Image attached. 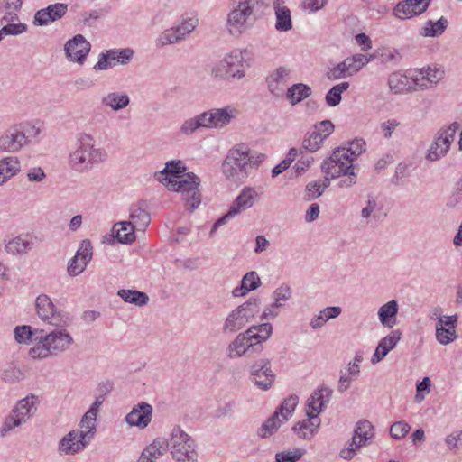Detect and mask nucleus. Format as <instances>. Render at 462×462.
Wrapping results in <instances>:
<instances>
[{
	"mask_svg": "<svg viewBox=\"0 0 462 462\" xmlns=\"http://www.w3.org/2000/svg\"><path fill=\"white\" fill-rule=\"evenodd\" d=\"M75 138V144L68 157V164L72 171L86 173L107 160V152L101 147H96L92 134L79 132Z\"/></svg>",
	"mask_w": 462,
	"mask_h": 462,
	"instance_id": "1",
	"label": "nucleus"
},
{
	"mask_svg": "<svg viewBox=\"0 0 462 462\" xmlns=\"http://www.w3.org/2000/svg\"><path fill=\"white\" fill-rule=\"evenodd\" d=\"M265 159L263 153L251 152L244 145L231 149L223 164L225 177L235 183L244 182L253 168H257Z\"/></svg>",
	"mask_w": 462,
	"mask_h": 462,
	"instance_id": "2",
	"label": "nucleus"
},
{
	"mask_svg": "<svg viewBox=\"0 0 462 462\" xmlns=\"http://www.w3.org/2000/svg\"><path fill=\"white\" fill-rule=\"evenodd\" d=\"M272 0H233L226 18V30L232 36H239L255 20L257 13L270 6Z\"/></svg>",
	"mask_w": 462,
	"mask_h": 462,
	"instance_id": "3",
	"label": "nucleus"
},
{
	"mask_svg": "<svg viewBox=\"0 0 462 462\" xmlns=\"http://www.w3.org/2000/svg\"><path fill=\"white\" fill-rule=\"evenodd\" d=\"M332 393L333 390L326 385H321L315 390L307 401V419L298 421L292 430L294 431L306 430L310 433H314L320 425L319 414L329 403Z\"/></svg>",
	"mask_w": 462,
	"mask_h": 462,
	"instance_id": "4",
	"label": "nucleus"
},
{
	"mask_svg": "<svg viewBox=\"0 0 462 462\" xmlns=\"http://www.w3.org/2000/svg\"><path fill=\"white\" fill-rule=\"evenodd\" d=\"M179 179L173 180L171 177L161 179L159 177V181L170 190L181 192L187 209L192 212L201 203V193L199 189L200 179L193 172H188Z\"/></svg>",
	"mask_w": 462,
	"mask_h": 462,
	"instance_id": "5",
	"label": "nucleus"
},
{
	"mask_svg": "<svg viewBox=\"0 0 462 462\" xmlns=\"http://www.w3.org/2000/svg\"><path fill=\"white\" fill-rule=\"evenodd\" d=\"M72 343V337L65 329H55L41 337L38 344L31 348L29 354L34 359H42L64 352Z\"/></svg>",
	"mask_w": 462,
	"mask_h": 462,
	"instance_id": "6",
	"label": "nucleus"
},
{
	"mask_svg": "<svg viewBox=\"0 0 462 462\" xmlns=\"http://www.w3.org/2000/svg\"><path fill=\"white\" fill-rule=\"evenodd\" d=\"M260 303V299L250 298L231 310L223 323L222 332L226 335H233L242 330L259 312Z\"/></svg>",
	"mask_w": 462,
	"mask_h": 462,
	"instance_id": "7",
	"label": "nucleus"
},
{
	"mask_svg": "<svg viewBox=\"0 0 462 462\" xmlns=\"http://www.w3.org/2000/svg\"><path fill=\"white\" fill-rule=\"evenodd\" d=\"M129 221L118 222V225H122V231H127L126 235H123L124 242H134L135 241V230L144 231L151 223V215L147 210V206L144 201H139L133 204L129 209Z\"/></svg>",
	"mask_w": 462,
	"mask_h": 462,
	"instance_id": "8",
	"label": "nucleus"
},
{
	"mask_svg": "<svg viewBox=\"0 0 462 462\" xmlns=\"http://www.w3.org/2000/svg\"><path fill=\"white\" fill-rule=\"evenodd\" d=\"M165 441V450L169 449L175 462H197V444L190 435H171Z\"/></svg>",
	"mask_w": 462,
	"mask_h": 462,
	"instance_id": "9",
	"label": "nucleus"
},
{
	"mask_svg": "<svg viewBox=\"0 0 462 462\" xmlns=\"http://www.w3.org/2000/svg\"><path fill=\"white\" fill-rule=\"evenodd\" d=\"M35 309L38 317L47 324L57 328H64L69 324V314L58 310L46 294H41L36 298Z\"/></svg>",
	"mask_w": 462,
	"mask_h": 462,
	"instance_id": "10",
	"label": "nucleus"
},
{
	"mask_svg": "<svg viewBox=\"0 0 462 462\" xmlns=\"http://www.w3.org/2000/svg\"><path fill=\"white\" fill-rule=\"evenodd\" d=\"M37 397L33 394L20 400L5 418L1 433H7L25 422L36 411Z\"/></svg>",
	"mask_w": 462,
	"mask_h": 462,
	"instance_id": "11",
	"label": "nucleus"
},
{
	"mask_svg": "<svg viewBox=\"0 0 462 462\" xmlns=\"http://www.w3.org/2000/svg\"><path fill=\"white\" fill-rule=\"evenodd\" d=\"M349 158L345 147H337L328 158L323 161L321 171L333 179L339 178L354 168L353 162Z\"/></svg>",
	"mask_w": 462,
	"mask_h": 462,
	"instance_id": "12",
	"label": "nucleus"
},
{
	"mask_svg": "<svg viewBox=\"0 0 462 462\" xmlns=\"http://www.w3.org/2000/svg\"><path fill=\"white\" fill-rule=\"evenodd\" d=\"M458 127L459 125L455 122L448 127L440 130L434 143L428 150L426 159L429 161H438L445 156L449 150Z\"/></svg>",
	"mask_w": 462,
	"mask_h": 462,
	"instance_id": "13",
	"label": "nucleus"
},
{
	"mask_svg": "<svg viewBox=\"0 0 462 462\" xmlns=\"http://www.w3.org/2000/svg\"><path fill=\"white\" fill-rule=\"evenodd\" d=\"M299 398L297 395H290L286 398L276 411L262 425V430L272 432L277 430L282 423L286 421L294 411Z\"/></svg>",
	"mask_w": 462,
	"mask_h": 462,
	"instance_id": "14",
	"label": "nucleus"
},
{
	"mask_svg": "<svg viewBox=\"0 0 462 462\" xmlns=\"http://www.w3.org/2000/svg\"><path fill=\"white\" fill-rule=\"evenodd\" d=\"M134 51L131 48L111 49L101 52L97 62L94 65L95 70H106L116 64L126 65L133 59Z\"/></svg>",
	"mask_w": 462,
	"mask_h": 462,
	"instance_id": "15",
	"label": "nucleus"
},
{
	"mask_svg": "<svg viewBox=\"0 0 462 462\" xmlns=\"http://www.w3.org/2000/svg\"><path fill=\"white\" fill-rule=\"evenodd\" d=\"M202 115L207 129H217L229 125L238 115V110L232 106H226L222 108H211Z\"/></svg>",
	"mask_w": 462,
	"mask_h": 462,
	"instance_id": "16",
	"label": "nucleus"
},
{
	"mask_svg": "<svg viewBox=\"0 0 462 462\" xmlns=\"http://www.w3.org/2000/svg\"><path fill=\"white\" fill-rule=\"evenodd\" d=\"M252 382L261 390L267 391L274 382L275 375L269 359H260L249 368Z\"/></svg>",
	"mask_w": 462,
	"mask_h": 462,
	"instance_id": "17",
	"label": "nucleus"
},
{
	"mask_svg": "<svg viewBox=\"0 0 462 462\" xmlns=\"http://www.w3.org/2000/svg\"><path fill=\"white\" fill-rule=\"evenodd\" d=\"M91 49V44L81 34L75 35L64 45L66 58L79 64H83Z\"/></svg>",
	"mask_w": 462,
	"mask_h": 462,
	"instance_id": "18",
	"label": "nucleus"
},
{
	"mask_svg": "<svg viewBox=\"0 0 462 462\" xmlns=\"http://www.w3.org/2000/svg\"><path fill=\"white\" fill-rule=\"evenodd\" d=\"M413 80L419 90L432 88L444 78L445 71L436 65L414 70Z\"/></svg>",
	"mask_w": 462,
	"mask_h": 462,
	"instance_id": "19",
	"label": "nucleus"
},
{
	"mask_svg": "<svg viewBox=\"0 0 462 462\" xmlns=\"http://www.w3.org/2000/svg\"><path fill=\"white\" fill-rule=\"evenodd\" d=\"M414 70H409L407 73L395 71L388 77V86L394 94H403L408 92H415L419 90L413 80Z\"/></svg>",
	"mask_w": 462,
	"mask_h": 462,
	"instance_id": "20",
	"label": "nucleus"
},
{
	"mask_svg": "<svg viewBox=\"0 0 462 462\" xmlns=\"http://www.w3.org/2000/svg\"><path fill=\"white\" fill-rule=\"evenodd\" d=\"M152 411L153 408L151 404L141 402L125 416V421L132 427L144 430L152 421Z\"/></svg>",
	"mask_w": 462,
	"mask_h": 462,
	"instance_id": "21",
	"label": "nucleus"
},
{
	"mask_svg": "<svg viewBox=\"0 0 462 462\" xmlns=\"http://www.w3.org/2000/svg\"><path fill=\"white\" fill-rule=\"evenodd\" d=\"M27 143L28 137L21 128L18 126L11 127L0 136V150L14 152L19 151Z\"/></svg>",
	"mask_w": 462,
	"mask_h": 462,
	"instance_id": "22",
	"label": "nucleus"
},
{
	"mask_svg": "<svg viewBox=\"0 0 462 462\" xmlns=\"http://www.w3.org/2000/svg\"><path fill=\"white\" fill-rule=\"evenodd\" d=\"M430 0H404L393 8V14L402 20L410 19L424 13Z\"/></svg>",
	"mask_w": 462,
	"mask_h": 462,
	"instance_id": "23",
	"label": "nucleus"
},
{
	"mask_svg": "<svg viewBox=\"0 0 462 462\" xmlns=\"http://www.w3.org/2000/svg\"><path fill=\"white\" fill-rule=\"evenodd\" d=\"M68 11V5L63 3H56L48 5L36 12L34 15V24L44 26L51 22H55L62 18Z\"/></svg>",
	"mask_w": 462,
	"mask_h": 462,
	"instance_id": "24",
	"label": "nucleus"
},
{
	"mask_svg": "<svg viewBox=\"0 0 462 462\" xmlns=\"http://www.w3.org/2000/svg\"><path fill=\"white\" fill-rule=\"evenodd\" d=\"M290 73L291 70L288 68L279 67L267 76V87L273 96L276 97L283 96Z\"/></svg>",
	"mask_w": 462,
	"mask_h": 462,
	"instance_id": "25",
	"label": "nucleus"
},
{
	"mask_svg": "<svg viewBox=\"0 0 462 462\" xmlns=\"http://www.w3.org/2000/svg\"><path fill=\"white\" fill-rule=\"evenodd\" d=\"M94 435H64L60 440L59 451L65 455H74L89 444Z\"/></svg>",
	"mask_w": 462,
	"mask_h": 462,
	"instance_id": "26",
	"label": "nucleus"
},
{
	"mask_svg": "<svg viewBox=\"0 0 462 462\" xmlns=\"http://www.w3.org/2000/svg\"><path fill=\"white\" fill-rule=\"evenodd\" d=\"M259 199L260 195L254 188L245 187L232 202L231 212L238 215L242 211L251 208Z\"/></svg>",
	"mask_w": 462,
	"mask_h": 462,
	"instance_id": "27",
	"label": "nucleus"
},
{
	"mask_svg": "<svg viewBox=\"0 0 462 462\" xmlns=\"http://www.w3.org/2000/svg\"><path fill=\"white\" fill-rule=\"evenodd\" d=\"M33 240L29 234L18 235L5 240V250L12 255H23L32 249Z\"/></svg>",
	"mask_w": 462,
	"mask_h": 462,
	"instance_id": "28",
	"label": "nucleus"
},
{
	"mask_svg": "<svg viewBox=\"0 0 462 462\" xmlns=\"http://www.w3.org/2000/svg\"><path fill=\"white\" fill-rule=\"evenodd\" d=\"M249 333L245 331L239 333L227 347V356L230 358L240 357L250 349L255 351L256 343H254L248 337Z\"/></svg>",
	"mask_w": 462,
	"mask_h": 462,
	"instance_id": "29",
	"label": "nucleus"
},
{
	"mask_svg": "<svg viewBox=\"0 0 462 462\" xmlns=\"http://www.w3.org/2000/svg\"><path fill=\"white\" fill-rule=\"evenodd\" d=\"M401 336L402 333L399 330H393L390 334L382 338L371 358L372 364H376L382 361L387 354L395 347L401 339Z\"/></svg>",
	"mask_w": 462,
	"mask_h": 462,
	"instance_id": "30",
	"label": "nucleus"
},
{
	"mask_svg": "<svg viewBox=\"0 0 462 462\" xmlns=\"http://www.w3.org/2000/svg\"><path fill=\"white\" fill-rule=\"evenodd\" d=\"M275 12V29L278 32H289L292 29L291 11L287 6L282 5L283 0H272Z\"/></svg>",
	"mask_w": 462,
	"mask_h": 462,
	"instance_id": "31",
	"label": "nucleus"
},
{
	"mask_svg": "<svg viewBox=\"0 0 462 462\" xmlns=\"http://www.w3.org/2000/svg\"><path fill=\"white\" fill-rule=\"evenodd\" d=\"M377 314L383 327L388 328H393L397 321L398 302L395 300L388 301L379 308Z\"/></svg>",
	"mask_w": 462,
	"mask_h": 462,
	"instance_id": "32",
	"label": "nucleus"
},
{
	"mask_svg": "<svg viewBox=\"0 0 462 462\" xmlns=\"http://www.w3.org/2000/svg\"><path fill=\"white\" fill-rule=\"evenodd\" d=\"M226 64L231 78L245 77V60L241 51H232L225 57Z\"/></svg>",
	"mask_w": 462,
	"mask_h": 462,
	"instance_id": "33",
	"label": "nucleus"
},
{
	"mask_svg": "<svg viewBox=\"0 0 462 462\" xmlns=\"http://www.w3.org/2000/svg\"><path fill=\"white\" fill-rule=\"evenodd\" d=\"M249 333L248 337L254 343H256L255 351L262 349L261 343L266 341L273 333V326L271 323H263L260 325L251 326L245 330Z\"/></svg>",
	"mask_w": 462,
	"mask_h": 462,
	"instance_id": "34",
	"label": "nucleus"
},
{
	"mask_svg": "<svg viewBox=\"0 0 462 462\" xmlns=\"http://www.w3.org/2000/svg\"><path fill=\"white\" fill-rule=\"evenodd\" d=\"M165 448L164 439L161 437L156 438L153 442L142 452L137 462H155V459L165 451Z\"/></svg>",
	"mask_w": 462,
	"mask_h": 462,
	"instance_id": "35",
	"label": "nucleus"
},
{
	"mask_svg": "<svg viewBox=\"0 0 462 462\" xmlns=\"http://www.w3.org/2000/svg\"><path fill=\"white\" fill-rule=\"evenodd\" d=\"M374 435H353L349 447L340 450V457L346 460H351L361 447L370 443Z\"/></svg>",
	"mask_w": 462,
	"mask_h": 462,
	"instance_id": "36",
	"label": "nucleus"
},
{
	"mask_svg": "<svg viewBox=\"0 0 462 462\" xmlns=\"http://www.w3.org/2000/svg\"><path fill=\"white\" fill-rule=\"evenodd\" d=\"M311 95V88L303 83H296L286 91V98L291 106L300 103Z\"/></svg>",
	"mask_w": 462,
	"mask_h": 462,
	"instance_id": "37",
	"label": "nucleus"
},
{
	"mask_svg": "<svg viewBox=\"0 0 462 462\" xmlns=\"http://www.w3.org/2000/svg\"><path fill=\"white\" fill-rule=\"evenodd\" d=\"M101 103L115 111L126 107L130 103V98L125 93L111 92L102 97Z\"/></svg>",
	"mask_w": 462,
	"mask_h": 462,
	"instance_id": "38",
	"label": "nucleus"
},
{
	"mask_svg": "<svg viewBox=\"0 0 462 462\" xmlns=\"http://www.w3.org/2000/svg\"><path fill=\"white\" fill-rule=\"evenodd\" d=\"M448 25V22L443 16L437 22L429 20L421 28L420 34L425 37H439L446 31Z\"/></svg>",
	"mask_w": 462,
	"mask_h": 462,
	"instance_id": "39",
	"label": "nucleus"
},
{
	"mask_svg": "<svg viewBox=\"0 0 462 462\" xmlns=\"http://www.w3.org/2000/svg\"><path fill=\"white\" fill-rule=\"evenodd\" d=\"M341 311L340 307H327L310 320V325L313 329L320 328L329 319L338 317Z\"/></svg>",
	"mask_w": 462,
	"mask_h": 462,
	"instance_id": "40",
	"label": "nucleus"
},
{
	"mask_svg": "<svg viewBox=\"0 0 462 462\" xmlns=\"http://www.w3.org/2000/svg\"><path fill=\"white\" fill-rule=\"evenodd\" d=\"M186 171L184 162L180 160H172L166 162L163 170L156 173L157 180L171 177L173 180H177L181 177L180 174Z\"/></svg>",
	"mask_w": 462,
	"mask_h": 462,
	"instance_id": "41",
	"label": "nucleus"
},
{
	"mask_svg": "<svg viewBox=\"0 0 462 462\" xmlns=\"http://www.w3.org/2000/svg\"><path fill=\"white\" fill-rule=\"evenodd\" d=\"M117 295L125 302L133 303L136 306L146 305L149 301V297L145 292L135 290H124L121 289L117 291Z\"/></svg>",
	"mask_w": 462,
	"mask_h": 462,
	"instance_id": "42",
	"label": "nucleus"
},
{
	"mask_svg": "<svg viewBox=\"0 0 462 462\" xmlns=\"http://www.w3.org/2000/svg\"><path fill=\"white\" fill-rule=\"evenodd\" d=\"M200 128H206L202 113L194 117L186 119L180 126V133L182 135L189 136Z\"/></svg>",
	"mask_w": 462,
	"mask_h": 462,
	"instance_id": "43",
	"label": "nucleus"
},
{
	"mask_svg": "<svg viewBox=\"0 0 462 462\" xmlns=\"http://www.w3.org/2000/svg\"><path fill=\"white\" fill-rule=\"evenodd\" d=\"M442 323L443 318H439L436 325V338L439 344L448 345L457 338L456 329L446 328Z\"/></svg>",
	"mask_w": 462,
	"mask_h": 462,
	"instance_id": "44",
	"label": "nucleus"
},
{
	"mask_svg": "<svg viewBox=\"0 0 462 462\" xmlns=\"http://www.w3.org/2000/svg\"><path fill=\"white\" fill-rule=\"evenodd\" d=\"M0 171L2 177H6L7 180L20 171V162L17 157H5L0 160Z\"/></svg>",
	"mask_w": 462,
	"mask_h": 462,
	"instance_id": "45",
	"label": "nucleus"
},
{
	"mask_svg": "<svg viewBox=\"0 0 462 462\" xmlns=\"http://www.w3.org/2000/svg\"><path fill=\"white\" fill-rule=\"evenodd\" d=\"M373 56H366L361 53L355 54L351 57L346 58V61L348 70L351 75L357 73L364 66L371 61Z\"/></svg>",
	"mask_w": 462,
	"mask_h": 462,
	"instance_id": "46",
	"label": "nucleus"
},
{
	"mask_svg": "<svg viewBox=\"0 0 462 462\" xmlns=\"http://www.w3.org/2000/svg\"><path fill=\"white\" fill-rule=\"evenodd\" d=\"M349 88V83L346 81L341 82L337 85L333 86L328 92L326 94L325 99L329 106H337L342 97V93Z\"/></svg>",
	"mask_w": 462,
	"mask_h": 462,
	"instance_id": "47",
	"label": "nucleus"
},
{
	"mask_svg": "<svg viewBox=\"0 0 462 462\" xmlns=\"http://www.w3.org/2000/svg\"><path fill=\"white\" fill-rule=\"evenodd\" d=\"M324 141L318 132H308L302 141V147L309 152H314L320 148Z\"/></svg>",
	"mask_w": 462,
	"mask_h": 462,
	"instance_id": "48",
	"label": "nucleus"
},
{
	"mask_svg": "<svg viewBox=\"0 0 462 462\" xmlns=\"http://www.w3.org/2000/svg\"><path fill=\"white\" fill-rule=\"evenodd\" d=\"M181 41V37L178 36L173 27L164 30L156 39L155 45L157 48H162L166 45L174 44Z\"/></svg>",
	"mask_w": 462,
	"mask_h": 462,
	"instance_id": "49",
	"label": "nucleus"
},
{
	"mask_svg": "<svg viewBox=\"0 0 462 462\" xmlns=\"http://www.w3.org/2000/svg\"><path fill=\"white\" fill-rule=\"evenodd\" d=\"M25 374L23 371L13 365L5 367L2 372V379L8 383H15L23 380Z\"/></svg>",
	"mask_w": 462,
	"mask_h": 462,
	"instance_id": "50",
	"label": "nucleus"
},
{
	"mask_svg": "<svg viewBox=\"0 0 462 462\" xmlns=\"http://www.w3.org/2000/svg\"><path fill=\"white\" fill-rule=\"evenodd\" d=\"M292 296V290L288 284H282L273 292V299L274 306L279 308L283 306V303L289 300Z\"/></svg>",
	"mask_w": 462,
	"mask_h": 462,
	"instance_id": "51",
	"label": "nucleus"
},
{
	"mask_svg": "<svg viewBox=\"0 0 462 462\" xmlns=\"http://www.w3.org/2000/svg\"><path fill=\"white\" fill-rule=\"evenodd\" d=\"M198 25V19L188 18L181 22L180 24L173 26L178 36L181 37V41L185 40L186 37L191 33Z\"/></svg>",
	"mask_w": 462,
	"mask_h": 462,
	"instance_id": "52",
	"label": "nucleus"
},
{
	"mask_svg": "<svg viewBox=\"0 0 462 462\" xmlns=\"http://www.w3.org/2000/svg\"><path fill=\"white\" fill-rule=\"evenodd\" d=\"M93 255V247L89 240H83L76 253V256L87 266L91 261Z\"/></svg>",
	"mask_w": 462,
	"mask_h": 462,
	"instance_id": "53",
	"label": "nucleus"
},
{
	"mask_svg": "<svg viewBox=\"0 0 462 462\" xmlns=\"http://www.w3.org/2000/svg\"><path fill=\"white\" fill-rule=\"evenodd\" d=\"M345 151H347L349 159L354 162L365 151V142L363 139H355L348 143V147H345Z\"/></svg>",
	"mask_w": 462,
	"mask_h": 462,
	"instance_id": "54",
	"label": "nucleus"
},
{
	"mask_svg": "<svg viewBox=\"0 0 462 462\" xmlns=\"http://www.w3.org/2000/svg\"><path fill=\"white\" fill-rule=\"evenodd\" d=\"M210 75L213 79H228L231 78L226 64L225 58L212 67Z\"/></svg>",
	"mask_w": 462,
	"mask_h": 462,
	"instance_id": "55",
	"label": "nucleus"
},
{
	"mask_svg": "<svg viewBox=\"0 0 462 462\" xmlns=\"http://www.w3.org/2000/svg\"><path fill=\"white\" fill-rule=\"evenodd\" d=\"M241 282L249 291L256 290L261 285L260 277L254 271L246 273Z\"/></svg>",
	"mask_w": 462,
	"mask_h": 462,
	"instance_id": "56",
	"label": "nucleus"
},
{
	"mask_svg": "<svg viewBox=\"0 0 462 462\" xmlns=\"http://www.w3.org/2000/svg\"><path fill=\"white\" fill-rule=\"evenodd\" d=\"M352 76L348 70L347 65L345 60L339 62L337 66L332 68L328 72V78L331 79H339Z\"/></svg>",
	"mask_w": 462,
	"mask_h": 462,
	"instance_id": "57",
	"label": "nucleus"
},
{
	"mask_svg": "<svg viewBox=\"0 0 462 462\" xmlns=\"http://www.w3.org/2000/svg\"><path fill=\"white\" fill-rule=\"evenodd\" d=\"M96 415H91L88 412H86L81 419L79 424L81 430L79 433H93V430H96Z\"/></svg>",
	"mask_w": 462,
	"mask_h": 462,
	"instance_id": "58",
	"label": "nucleus"
},
{
	"mask_svg": "<svg viewBox=\"0 0 462 462\" xmlns=\"http://www.w3.org/2000/svg\"><path fill=\"white\" fill-rule=\"evenodd\" d=\"M334 124L330 120H323L314 125L315 132L320 134V136L326 140L334 131Z\"/></svg>",
	"mask_w": 462,
	"mask_h": 462,
	"instance_id": "59",
	"label": "nucleus"
},
{
	"mask_svg": "<svg viewBox=\"0 0 462 462\" xmlns=\"http://www.w3.org/2000/svg\"><path fill=\"white\" fill-rule=\"evenodd\" d=\"M32 336L33 332L30 326L16 327L14 329V337L19 343H27L32 340Z\"/></svg>",
	"mask_w": 462,
	"mask_h": 462,
	"instance_id": "60",
	"label": "nucleus"
},
{
	"mask_svg": "<svg viewBox=\"0 0 462 462\" xmlns=\"http://www.w3.org/2000/svg\"><path fill=\"white\" fill-rule=\"evenodd\" d=\"M86 265L79 260L76 255L69 261L68 263V273L74 277L81 273L85 269Z\"/></svg>",
	"mask_w": 462,
	"mask_h": 462,
	"instance_id": "61",
	"label": "nucleus"
},
{
	"mask_svg": "<svg viewBox=\"0 0 462 462\" xmlns=\"http://www.w3.org/2000/svg\"><path fill=\"white\" fill-rule=\"evenodd\" d=\"M2 28L3 32H5V35H19L24 32L27 29L26 25L21 23H7V24Z\"/></svg>",
	"mask_w": 462,
	"mask_h": 462,
	"instance_id": "62",
	"label": "nucleus"
},
{
	"mask_svg": "<svg viewBox=\"0 0 462 462\" xmlns=\"http://www.w3.org/2000/svg\"><path fill=\"white\" fill-rule=\"evenodd\" d=\"M377 199L374 196L369 195L368 199L366 201V206L363 208L361 211V216L363 218L368 219L372 214L376 210L377 208Z\"/></svg>",
	"mask_w": 462,
	"mask_h": 462,
	"instance_id": "63",
	"label": "nucleus"
},
{
	"mask_svg": "<svg viewBox=\"0 0 462 462\" xmlns=\"http://www.w3.org/2000/svg\"><path fill=\"white\" fill-rule=\"evenodd\" d=\"M430 379L429 377H424L422 381L417 384V393H416V400L419 402L422 401L425 397L424 393H430Z\"/></svg>",
	"mask_w": 462,
	"mask_h": 462,
	"instance_id": "64",
	"label": "nucleus"
}]
</instances>
